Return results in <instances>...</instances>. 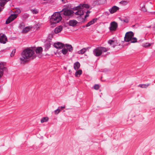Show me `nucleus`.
<instances>
[{
	"label": "nucleus",
	"instance_id": "obj_1",
	"mask_svg": "<svg viewBox=\"0 0 155 155\" xmlns=\"http://www.w3.org/2000/svg\"><path fill=\"white\" fill-rule=\"evenodd\" d=\"M42 51L43 49L40 47L27 48L21 52L19 58L20 64H24L35 59L37 56L41 58L43 55Z\"/></svg>",
	"mask_w": 155,
	"mask_h": 155
},
{
	"label": "nucleus",
	"instance_id": "obj_2",
	"mask_svg": "<svg viewBox=\"0 0 155 155\" xmlns=\"http://www.w3.org/2000/svg\"><path fill=\"white\" fill-rule=\"evenodd\" d=\"M89 5L87 4H80L75 8V10H78L75 13V15L78 16L79 17L81 16L84 14V8H89Z\"/></svg>",
	"mask_w": 155,
	"mask_h": 155
},
{
	"label": "nucleus",
	"instance_id": "obj_3",
	"mask_svg": "<svg viewBox=\"0 0 155 155\" xmlns=\"http://www.w3.org/2000/svg\"><path fill=\"white\" fill-rule=\"evenodd\" d=\"M134 34L132 31L127 32L124 37V40L126 42H130V43H135L137 41V39L134 37Z\"/></svg>",
	"mask_w": 155,
	"mask_h": 155
},
{
	"label": "nucleus",
	"instance_id": "obj_4",
	"mask_svg": "<svg viewBox=\"0 0 155 155\" xmlns=\"http://www.w3.org/2000/svg\"><path fill=\"white\" fill-rule=\"evenodd\" d=\"M61 17L60 12H56L51 16L50 21L51 22L57 23L59 22L61 20Z\"/></svg>",
	"mask_w": 155,
	"mask_h": 155
},
{
	"label": "nucleus",
	"instance_id": "obj_5",
	"mask_svg": "<svg viewBox=\"0 0 155 155\" xmlns=\"http://www.w3.org/2000/svg\"><path fill=\"white\" fill-rule=\"evenodd\" d=\"M109 50L108 48L103 47H99L94 49L93 54L94 55L98 57L100 56L103 52H106Z\"/></svg>",
	"mask_w": 155,
	"mask_h": 155
},
{
	"label": "nucleus",
	"instance_id": "obj_6",
	"mask_svg": "<svg viewBox=\"0 0 155 155\" xmlns=\"http://www.w3.org/2000/svg\"><path fill=\"white\" fill-rule=\"evenodd\" d=\"M110 27L109 28L110 31H115L117 27V24L116 22L114 21L111 22L110 24Z\"/></svg>",
	"mask_w": 155,
	"mask_h": 155
},
{
	"label": "nucleus",
	"instance_id": "obj_7",
	"mask_svg": "<svg viewBox=\"0 0 155 155\" xmlns=\"http://www.w3.org/2000/svg\"><path fill=\"white\" fill-rule=\"evenodd\" d=\"M63 11H64V15L67 16H71L74 13L73 10L69 9H66L64 10V9H63L60 12H62Z\"/></svg>",
	"mask_w": 155,
	"mask_h": 155
},
{
	"label": "nucleus",
	"instance_id": "obj_8",
	"mask_svg": "<svg viewBox=\"0 0 155 155\" xmlns=\"http://www.w3.org/2000/svg\"><path fill=\"white\" fill-rule=\"evenodd\" d=\"M18 15L17 14H12L8 18L6 21L5 23L7 24H8L12 21H13L17 17Z\"/></svg>",
	"mask_w": 155,
	"mask_h": 155
},
{
	"label": "nucleus",
	"instance_id": "obj_9",
	"mask_svg": "<svg viewBox=\"0 0 155 155\" xmlns=\"http://www.w3.org/2000/svg\"><path fill=\"white\" fill-rule=\"evenodd\" d=\"M7 41V38L5 35H0V42L1 43L5 44Z\"/></svg>",
	"mask_w": 155,
	"mask_h": 155
},
{
	"label": "nucleus",
	"instance_id": "obj_10",
	"mask_svg": "<svg viewBox=\"0 0 155 155\" xmlns=\"http://www.w3.org/2000/svg\"><path fill=\"white\" fill-rule=\"evenodd\" d=\"M108 43L110 45H112L113 48H115V46L118 45V43L116 40H110Z\"/></svg>",
	"mask_w": 155,
	"mask_h": 155
},
{
	"label": "nucleus",
	"instance_id": "obj_11",
	"mask_svg": "<svg viewBox=\"0 0 155 155\" xmlns=\"http://www.w3.org/2000/svg\"><path fill=\"white\" fill-rule=\"evenodd\" d=\"M64 45L60 42H57L54 44V47L57 48H62L64 46Z\"/></svg>",
	"mask_w": 155,
	"mask_h": 155
},
{
	"label": "nucleus",
	"instance_id": "obj_12",
	"mask_svg": "<svg viewBox=\"0 0 155 155\" xmlns=\"http://www.w3.org/2000/svg\"><path fill=\"white\" fill-rule=\"evenodd\" d=\"M119 9V8L118 7L114 6L112 7L111 8H110L109 10L111 14L114 13V12H115L117 10H118Z\"/></svg>",
	"mask_w": 155,
	"mask_h": 155
},
{
	"label": "nucleus",
	"instance_id": "obj_13",
	"mask_svg": "<svg viewBox=\"0 0 155 155\" xmlns=\"http://www.w3.org/2000/svg\"><path fill=\"white\" fill-rule=\"evenodd\" d=\"M63 29V27L62 26H59L56 27L54 30V32L55 34H57L60 32Z\"/></svg>",
	"mask_w": 155,
	"mask_h": 155
},
{
	"label": "nucleus",
	"instance_id": "obj_14",
	"mask_svg": "<svg viewBox=\"0 0 155 155\" xmlns=\"http://www.w3.org/2000/svg\"><path fill=\"white\" fill-rule=\"evenodd\" d=\"M51 43L50 41H46L45 45V50H48L51 47Z\"/></svg>",
	"mask_w": 155,
	"mask_h": 155
},
{
	"label": "nucleus",
	"instance_id": "obj_15",
	"mask_svg": "<svg viewBox=\"0 0 155 155\" xmlns=\"http://www.w3.org/2000/svg\"><path fill=\"white\" fill-rule=\"evenodd\" d=\"M145 3L144 2H142L140 5V9L141 10L143 11L146 12L147 11L145 7Z\"/></svg>",
	"mask_w": 155,
	"mask_h": 155
},
{
	"label": "nucleus",
	"instance_id": "obj_16",
	"mask_svg": "<svg viewBox=\"0 0 155 155\" xmlns=\"http://www.w3.org/2000/svg\"><path fill=\"white\" fill-rule=\"evenodd\" d=\"M5 63H0V70H2L3 72L4 71H5L6 70V68L5 66Z\"/></svg>",
	"mask_w": 155,
	"mask_h": 155
},
{
	"label": "nucleus",
	"instance_id": "obj_17",
	"mask_svg": "<svg viewBox=\"0 0 155 155\" xmlns=\"http://www.w3.org/2000/svg\"><path fill=\"white\" fill-rule=\"evenodd\" d=\"M95 2L97 5L102 4L106 2V0H96Z\"/></svg>",
	"mask_w": 155,
	"mask_h": 155
},
{
	"label": "nucleus",
	"instance_id": "obj_18",
	"mask_svg": "<svg viewBox=\"0 0 155 155\" xmlns=\"http://www.w3.org/2000/svg\"><path fill=\"white\" fill-rule=\"evenodd\" d=\"M77 22L75 20H70L69 21V24L70 26H74L76 25Z\"/></svg>",
	"mask_w": 155,
	"mask_h": 155
},
{
	"label": "nucleus",
	"instance_id": "obj_19",
	"mask_svg": "<svg viewBox=\"0 0 155 155\" xmlns=\"http://www.w3.org/2000/svg\"><path fill=\"white\" fill-rule=\"evenodd\" d=\"M88 49V48H84L78 52V54H84Z\"/></svg>",
	"mask_w": 155,
	"mask_h": 155
},
{
	"label": "nucleus",
	"instance_id": "obj_20",
	"mask_svg": "<svg viewBox=\"0 0 155 155\" xmlns=\"http://www.w3.org/2000/svg\"><path fill=\"white\" fill-rule=\"evenodd\" d=\"M97 20V18L93 19L92 20L90 21L89 22H88L86 26L88 27V26H90L91 25L94 24V22H95Z\"/></svg>",
	"mask_w": 155,
	"mask_h": 155
},
{
	"label": "nucleus",
	"instance_id": "obj_21",
	"mask_svg": "<svg viewBox=\"0 0 155 155\" xmlns=\"http://www.w3.org/2000/svg\"><path fill=\"white\" fill-rule=\"evenodd\" d=\"M64 47L66 48V49L70 51H71L73 50V48L71 45L65 44L64 45Z\"/></svg>",
	"mask_w": 155,
	"mask_h": 155
},
{
	"label": "nucleus",
	"instance_id": "obj_22",
	"mask_svg": "<svg viewBox=\"0 0 155 155\" xmlns=\"http://www.w3.org/2000/svg\"><path fill=\"white\" fill-rule=\"evenodd\" d=\"M80 64L78 62H75L74 65V68L75 70L78 69L80 67Z\"/></svg>",
	"mask_w": 155,
	"mask_h": 155
},
{
	"label": "nucleus",
	"instance_id": "obj_23",
	"mask_svg": "<svg viewBox=\"0 0 155 155\" xmlns=\"http://www.w3.org/2000/svg\"><path fill=\"white\" fill-rule=\"evenodd\" d=\"M31 29V28L30 27H26L24 28L22 32L25 33L27 32L28 31H29Z\"/></svg>",
	"mask_w": 155,
	"mask_h": 155
},
{
	"label": "nucleus",
	"instance_id": "obj_24",
	"mask_svg": "<svg viewBox=\"0 0 155 155\" xmlns=\"http://www.w3.org/2000/svg\"><path fill=\"white\" fill-rule=\"evenodd\" d=\"M82 71L81 70H79L77 71L75 73V75L77 77H79L80 75L82 74Z\"/></svg>",
	"mask_w": 155,
	"mask_h": 155
},
{
	"label": "nucleus",
	"instance_id": "obj_25",
	"mask_svg": "<svg viewBox=\"0 0 155 155\" xmlns=\"http://www.w3.org/2000/svg\"><path fill=\"white\" fill-rule=\"evenodd\" d=\"M9 0H0V5L1 6H4Z\"/></svg>",
	"mask_w": 155,
	"mask_h": 155
},
{
	"label": "nucleus",
	"instance_id": "obj_26",
	"mask_svg": "<svg viewBox=\"0 0 155 155\" xmlns=\"http://www.w3.org/2000/svg\"><path fill=\"white\" fill-rule=\"evenodd\" d=\"M63 49L61 50V52L64 54H66L68 52V50L64 46Z\"/></svg>",
	"mask_w": 155,
	"mask_h": 155
},
{
	"label": "nucleus",
	"instance_id": "obj_27",
	"mask_svg": "<svg viewBox=\"0 0 155 155\" xmlns=\"http://www.w3.org/2000/svg\"><path fill=\"white\" fill-rule=\"evenodd\" d=\"M149 85V84H140L138 85V86L142 88H146Z\"/></svg>",
	"mask_w": 155,
	"mask_h": 155
},
{
	"label": "nucleus",
	"instance_id": "obj_28",
	"mask_svg": "<svg viewBox=\"0 0 155 155\" xmlns=\"http://www.w3.org/2000/svg\"><path fill=\"white\" fill-rule=\"evenodd\" d=\"M48 120V118L47 117L42 118L41 120V123H42L44 122L47 121Z\"/></svg>",
	"mask_w": 155,
	"mask_h": 155
},
{
	"label": "nucleus",
	"instance_id": "obj_29",
	"mask_svg": "<svg viewBox=\"0 0 155 155\" xmlns=\"http://www.w3.org/2000/svg\"><path fill=\"white\" fill-rule=\"evenodd\" d=\"M31 11L33 14H37L38 13V11L36 9H31Z\"/></svg>",
	"mask_w": 155,
	"mask_h": 155
},
{
	"label": "nucleus",
	"instance_id": "obj_30",
	"mask_svg": "<svg viewBox=\"0 0 155 155\" xmlns=\"http://www.w3.org/2000/svg\"><path fill=\"white\" fill-rule=\"evenodd\" d=\"M15 53V49H14L13 50L12 53L11 54V56L12 57H13Z\"/></svg>",
	"mask_w": 155,
	"mask_h": 155
},
{
	"label": "nucleus",
	"instance_id": "obj_31",
	"mask_svg": "<svg viewBox=\"0 0 155 155\" xmlns=\"http://www.w3.org/2000/svg\"><path fill=\"white\" fill-rule=\"evenodd\" d=\"M150 46V44L149 43H146L145 44H144L143 45V46L144 47H148V46Z\"/></svg>",
	"mask_w": 155,
	"mask_h": 155
},
{
	"label": "nucleus",
	"instance_id": "obj_32",
	"mask_svg": "<svg viewBox=\"0 0 155 155\" xmlns=\"http://www.w3.org/2000/svg\"><path fill=\"white\" fill-rule=\"evenodd\" d=\"M94 88L95 89L97 90H98L99 88V86L98 84H96L94 86Z\"/></svg>",
	"mask_w": 155,
	"mask_h": 155
},
{
	"label": "nucleus",
	"instance_id": "obj_33",
	"mask_svg": "<svg viewBox=\"0 0 155 155\" xmlns=\"http://www.w3.org/2000/svg\"><path fill=\"white\" fill-rule=\"evenodd\" d=\"M60 112V109H57V110H55L54 111V113H55V114H58Z\"/></svg>",
	"mask_w": 155,
	"mask_h": 155
},
{
	"label": "nucleus",
	"instance_id": "obj_34",
	"mask_svg": "<svg viewBox=\"0 0 155 155\" xmlns=\"http://www.w3.org/2000/svg\"><path fill=\"white\" fill-rule=\"evenodd\" d=\"M24 26V24L23 23H21L20 25L19 26V28L20 29H22Z\"/></svg>",
	"mask_w": 155,
	"mask_h": 155
},
{
	"label": "nucleus",
	"instance_id": "obj_35",
	"mask_svg": "<svg viewBox=\"0 0 155 155\" xmlns=\"http://www.w3.org/2000/svg\"><path fill=\"white\" fill-rule=\"evenodd\" d=\"M23 17L24 18H28V14H25L23 15Z\"/></svg>",
	"mask_w": 155,
	"mask_h": 155
},
{
	"label": "nucleus",
	"instance_id": "obj_36",
	"mask_svg": "<svg viewBox=\"0 0 155 155\" xmlns=\"http://www.w3.org/2000/svg\"><path fill=\"white\" fill-rule=\"evenodd\" d=\"M3 74V72H2V70H0V78L2 76Z\"/></svg>",
	"mask_w": 155,
	"mask_h": 155
},
{
	"label": "nucleus",
	"instance_id": "obj_37",
	"mask_svg": "<svg viewBox=\"0 0 155 155\" xmlns=\"http://www.w3.org/2000/svg\"><path fill=\"white\" fill-rule=\"evenodd\" d=\"M3 74V72H2V70H0V78L2 76Z\"/></svg>",
	"mask_w": 155,
	"mask_h": 155
},
{
	"label": "nucleus",
	"instance_id": "obj_38",
	"mask_svg": "<svg viewBox=\"0 0 155 155\" xmlns=\"http://www.w3.org/2000/svg\"><path fill=\"white\" fill-rule=\"evenodd\" d=\"M122 22H125L126 23H127L128 22V21L127 19H123L121 20Z\"/></svg>",
	"mask_w": 155,
	"mask_h": 155
},
{
	"label": "nucleus",
	"instance_id": "obj_39",
	"mask_svg": "<svg viewBox=\"0 0 155 155\" xmlns=\"http://www.w3.org/2000/svg\"><path fill=\"white\" fill-rule=\"evenodd\" d=\"M16 11L18 13H20L21 12L20 10L19 9H18Z\"/></svg>",
	"mask_w": 155,
	"mask_h": 155
},
{
	"label": "nucleus",
	"instance_id": "obj_40",
	"mask_svg": "<svg viewBox=\"0 0 155 155\" xmlns=\"http://www.w3.org/2000/svg\"><path fill=\"white\" fill-rule=\"evenodd\" d=\"M89 16V14H86L85 15L84 18H86L87 17H88Z\"/></svg>",
	"mask_w": 155,
	"mask_h": 155
},
{
	"label": "nucleus",
	"instance_id": "obj_41",
	"mask_svg": "<svg viewBox=\"0 0 155 155\" xmlns=\"http://www.w3.org/2000/svg\"><path fill=\"white\" fill-rule=\"evenodd\" d=\"M90 12L89 11H87L86 12V14H89V13H90Z\"/></svg>",
	"mask_w": 155,
	"mask_h": 155
},
{
	"label": "nucleus",
	"instance_id": "obj_42",
	"mask_svg": "<svg viewBox=\"0 0 155 155\" xmlns=\"http://www.w3.org/2000/svg\"><path fill=\"white\" fill-rule=\"evenodd\" d=\"M61 108H65V106H61Z\"/></svg>",
	"mask_w": 155,
	"mask_h": 155
},
{
	"label": "nucleus",
	"instance_id": "obj_43",
	"mask_svg": "<svg viewBox=\"0 0 155 155\" xmlns=\"http://www.w3.org/2000/svg\"><path fill=\"white\" fill-rule=\"evenodd\" d=\"M65 0H61L64 3H65Z\"/></svg>",
	"mask_w": 155,
	"mask_h": 155
},
{
	"label": "nucleus",
	"instance_id": "obj_44",
	"mask_svg": "<svg viewBox=\"0 0 155 155\" xmlns=\"http://www.w3.org/2000/svg\"><path fill=\"white\" fill-rule=\"evenodd\" d=\"M2 11V10L0 8V12Z\"/></svg>",
	"mask_w": 155,
	"mask_h": 155
}]
</instances>
